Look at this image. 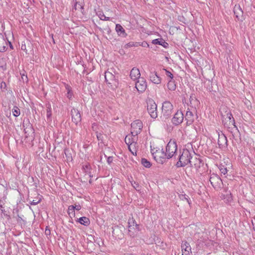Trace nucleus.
<instances>
[{
  "label": "nucleus",
  "mask_w": 255,
  "mask_h": 255,
  "mask_svg": "<svg viewBox=\"0 0 255 255\" xmlns=\"http://www.w3.org/2000/svg\"><path fill=\"white\" fill-rule=\"evenodd\" d=\"M184 119V115L181 111H178L172 119V123L175 126L181 124Z\"/></svg>",
  "instance_id": "9b49d317"
},
{
  "label": "nucleus",
  "mask_w": 255,
  "mask_h": 255,
  "mask_svg": "<svg viewBox=\"0 0 255 255\" xmlns=\"http://www.w3.org/2000/svg\"><path fill=\"white\" fill-rule=\"evenodd\" d=\"M114 85L115 86V87H118V85H119V82H118V79H113V85Z\"/></svg>",
  "instance_id": "58836bf2"
},
{
  "label": "nucleus",
  "mask_w": 255,
  "mask_h": 255,
  "mask_svg": "<svg viewBox=\"0 0 255 255\" xmlns=\"http://www.w3.org/2000/svg\"><path fill=\"white\" fill-rule=\"evenodd\" d=\"M105 78L106 83L108 84H111V81H112V73L110 71H106L105 73Z\"/></svg>",
  "instance_id": "cd10ccee"
},
{
  "label": "nucleus",
  "mask_w": 255,
  "mask_h": 255,
  "mask_svg": "<svg viewBox=\"0 0 255 255\" xmlns=\"http://www.w3.org/2000/svg\"><path fill=\"white\" fill-rule=\"evenodd\" d=\"M131 152V153L133 154V155H136V150L135 148V147H130V150H129Z\"/></svg>",
  "instance_id": "a19ab883"
},
{
  "label": "nucleus",
  "mask_w": 255,
  "mask_h": 255,
  "mask_svg": "<svg viewBox=\"0 0 255 255\" xmlns=\"http://www.w3.org/2000/svg\"><path fill=\"white\" fill-rule=\"evenodd\" d=\"M67 97L69 99H71L72 97V93L71 92L69 89H68Z\"/></svg>",
  "instance_id": "37998d69"
},
{
  "label": "nucleus",
  "mask_w": 255,
  "mask_h": 255,
  "mask_svg": "<svg viewBox=\"0 0 255 255\" xmlns=\"http://www.w3.org/2000/svg\"><path fill=\"white\" fill-rule=\"evenodd\" d=\"M177 150V145L175 140L170 139L166 146L167 159L172 158Z\"/></svg>",
  "instance_id": "20e7f679"
},
{
  "label": "nucleus",
  "mask_w": 255,
  "mask_h": 255,
  "mask_svg": "<svg viewBox=\"0 0 255 255\" xmlns=\"http://www.w3.org/2000/svg\"><path fill=\"white\" fill-rule=\"evenodd\" d=\"M26 128H25V123L23 122L22 124V128H23L24 131L25 133H29L33 131V128L32 126L29 122L26 123Z\"/></svg>",
  "instance_id": "393cba45"
},
{
  "label": "nucleus",
  "mask_w": 255,
  "mask_h": 255,
  "mask_svg": "<svg viewBox=\"0 0 255 255\" xmlns=\"http://www.w3.org/2000/svg\"><path fill=\"white\" fill-rule=\"evenodd\" d=\"M182 255H189V253L191 252V248L189 244L187 242H184L182 244Z\"/></svg>",
  "instance_id": "f3484780"
},
{
  "label": "nucleus",
  "mask_w": 255,
  "mask_h": 255,
  "mask_svg": "<svg viewBox=\"0 0 255 255\" xmlns=\"http://www.w3.org/2000/svg\"><path fill=\"white\" fill-rule=\"evenodd\" d=\"M149 79L154 84H159L161 83V79L157 75V72L155 71H150L149 74Z\"/></svg>",
  "instance_id": "ddd939ff"
},
{
  "label": "nucleus",
  "mask_w": 255,
  "mask_h": 255,
  "mask_svg": "<svg viewBox=\"0 0 255 255\" xmlns=\"http://www.w3.org/2000/svg\"><path fill=\"white\" fill-rule=\"evenodd\" d=\"M139 45H141V46H142L143 47H147L149 46L148 44L145 41H143V42H141V44H139Z\"/></svg>",
  "instance_id": "79ce46f5"
},
{
  "label": "nucleus",
  "mask_w": 255,
  "mask_h": 255,
  "mask_svg": "<svg viewBox=\"0 0 255 255\" xmlns=\"http://www.w3.org/2000/svg\"><path fill=\"white\" fill-rule=\"evenodd\" d=\"M234 13L235 14H236V17L239 18V14H243V11L242 9L240 8V6L238 7H235L234 9Z\"/></svg>",
  "instance_id": "72a5a7b5"
},
{
  "label": "nucleus",
  "mask_w": 255,
  "mask_h": 255,
  "mask_svg": "<svg viewBox=\"0 0 255 255\" xmlns=\"http://www.w3.org/2000/svg\"><path fill=\"white\" fill-rule=\"evenodd\" d=\"M152 43L155 45H161L164 48H167L168 46V43L166 42L162 38L154 39L152 41Z\"/></svg>",
  "instance_id": "5701e85b"
},
{
  "label": "nucleus",
  "mask_w": 255,
  "mask_h": 255,
  "mask_svg": "<svg viewBox=\"0 0 255 255\" xmlns=\"http://www.w3.org/2000/svg\"><path fill=\"white\" fill-rule=\"evenodd\" d=\"M135 88L138 92L140 93L144 92L147 88L146 80L143 77L138 79L135 83Z\"/></svg>",
  "instance_id": "9d476101"
},
{
  "label": "nucleus",
  "mask_w": 255,
  "mask_h": 255,
  "mask_svg": "<svg viewBox=\"0 0 255 255\" xmlns=\"http://www.w3.org/2000/svg\"><path fill=\"white\" fill-rule=\"evenodd\" d=\"M71 208H72V209H74V211L75 210L79 211L81 209V207L80 205H71Z\"/></svg>",
  "instance_id": "e433bc0d"
},
{
  "label": "nucleus",
  "mask_w": 255,
  "mask_h": 255,
  "mask_svg": "<svg viewBox=\"0 0 255 255\" xmlns=\"http://www.w3.org/2000/svg\"><path fill=\"white\" fill-rule=\"evenodd\" d=\"M191 157V153L189 150L183 149L182 154L179 157V161L176 164V166L181 167L187 165L189 164Z\"/></svg>",
  "instance_id": "f257e3e1"
},
{
  "label": "nucleus",
  "mask_w": 255,
  "mask_h": 255,
  "mask_svg": "<svg viewBox=\"0 0 255 255\" xmlns=\"http://www.w3.org/2000/svg\"><path fill=\"white\" fill-rule=\"evenodd\" d=\"M222 117V122L225 126L230 128V126H235V120L230 111H226L224 114L221 112Z\"/></svg>",
  "instance_id": "7ed1b4c3"
},
{
  "label": "nucleus",
  "mask_w": 255,
  "mask_h": 255,
  "mask_svg": "<svg viewBox=\"0 0 255 255\" xmlns=\"http://www.w3.org/2000/svg\"><path fill=\"white\" fill-rule=\"evenodd\" d=\"M26 123H25V128H26Z\"/></svg>",
  "instance_id": "3c124183"
},
{
  "label": "nucleus",
  "mask_w": 255,
  "mask_h": 255,
  "mask_svg": "<svg viewBox=\"0 0 255 255\" xmlns=\"http://www.w3.org/2000/svg\"><path fill=\"white\" fill-rule=\"evenodd\" d=\"M179 198L181 200H183V201L185 200V201H186L187 202V203H188L189 205L190 204V202L188 196H187L186 195H185V194H180L179 195Z\"/></svg>",
  "instance_id": "473e14b6"
},
{
  "label": "nucleus",
  "mask_w": 255,
  "mask_h": 255,
  "mask_svg": "<svg viewBox=\"0 0 255 255\" xmlns=\"http://www.w3.org/2000/svg\"><path fill=\"white\" fill-rule=\"evenodd\" d=\"M128 233L131 237L134 236V233L140 230L139 225L136 224L133 218L128 220Z\"/></svg>",
  "instance_id": "1a4fd4ad"
},
{
  "label": "nucleus",
  "mask_w": 255,
  "mask_h": 255,
  "mask_svg": "<svg viewBox=\"0 0 255 255\" xmlns=\"http://www.w3.org/2000/svg\"><path fill=\"white\" fill-rule=\"evenodd\" d=\"M168 89L171 91H174L176 88L175 81L173 79H170L167 84Z\"/></svg>",
  "instance_id": "a878e982"
},
{
  "label": "nucleus",
  "mask_w": 255,
  "mask_h": 255,
  "mask_svg": "<svg viewBox=\"0 0 255 255\" xmlns=\"http://www.w3.org/2000/svg\"><path fill=\"white\" fill-rule=\"evenodd\" d=\"M165 71V75L167 77H169L170 79H173V74L169 72V71L167 70L166 69H164Z\"/></svg>",
  "instance_id": "c9c22d12"
},
{
  "label": "nucleus",
  "mask_w": 255,
  "mask_h": 255,
  "mask_svg": "<svg viewBox=\"0 0 255 255\" xmlns=\"http://www.w3.org/2000/svg\"><path fill=\"white\" fill-rule=\"evenodd\" d=\"M8 43H9V45H10V47H11V48H12V45H11V43H10V42H8Z\"/></svg>",
  "instance_id": "8fccbe9b"
},
{
  "label": "nucleus",
  "mask_w": 255,
  "mask_h": 255,
  "mask_svg": "<svg viewBox=\"0 0 255 255\" xmlns=\"http://www.w3.org/2000/svg\"><path fill=\"white\" fill-rule=\"evenodd\" d=\"M189 163L190 164L191 166H194L195 168L198 169L200 167L201 161L199 158L197 157L193 158L191 157Z\"/></svg>",
  "instance_id": "aec40b11"
},
{
  "label": "nucleus",
  "mask_w": 255,
  "mask_h": 255,
  "mask_svg": "<svg viewBox=\"0 0 255 255\" xmlns=\"http://www.w3.org/2000/svg\"><path fill=\"white\" fill-rule=\"evenodd\" d=\"M209 181L214 189L217 190L221 189L223 185V183L221 178L218 175L215 173L211 174Z\"/></svg>",
  "instance_id": "423d86ee"
},
{
  "label": "nucleus",
  "mask_w": 255,
  "mask_h": 255,
  "mask_svg": "<svg viewBox=\"0 0 255 255\" xmlns=\"http://www.w3.org/2000/svg\"><path fill=\"white\" fill-rule=\"evenodd\" d=\"M45 234L47 236H50L51 234V231L48 227H46L45 229Z\"/></svg>",
  "instance_id": "ea45409f"
},
{
  "label": "nucleus",
  "mask_w": 255,
  "mask_h": 255,
  "mask_svg": "<svg viewBox=\"0 0 255 255\" xmlns=\"http://www.w3.org/2000/svg\"><path fill=\"white\" fill-rule=\"evenodd\" d=\"M133 136L131 135H127L125 137V140L127 144L128 145L129 150H130V147H135L136 142H135V138Z\"/></svg>",
  "instance_id": "2eb2a0df"
},
{
  "label": "nucleus",
  "mask_w": 255,
  "mask_h": 255,
  "mask_svg": "<svg viewBox=\"0 0 255 255\" xmlns=\"http://www.w3.org/2000/svg\"><path fill=\"white\" fill-rule=\"evenodd\" d=\"M79 222L83 225L88 226L90 224V220L89 218L86 217H82L79 219Z\"/></svg>",
  "instance_id": "bb28decb"
},
{
  "label": "nucleus",
  "mask_w": 255,
  "mask_h": 255,
  "mask_svg": "<svg viewBox=\"0 0 255 255\" xmlns=\"http://www.w3.org/2000/svg\"><path fill=\"white\" fill-rule=\"evenodd\" d=\"M115 30L117 33L118 35L122 37H126L127 35L125 30L123 26L120 24H117L116 25Z\"/></svg>",
  "instance_id": "a211bd4d"
},
{
  "label": "nucleus",
  "mask_w": 255,
  "mask_h": 255,
  "mask_svg": "<svg viewBox=\"0 0 255 255\" xmlns=\"http://www.w3.org/2000/svg\"><path fill=\"white\" fill-rule=\"evenodd\" d=\"M97 14L99 17L103 20H109L110 19V17L106 16L103 12L99 11L97 13Z\"/></svg>",
  "instance_id": "c756f323"
},
{
  "label": "nucleus",
  "mask_w": 255,
  "mask_h": 255,
  "mask_svg": "<svg viewBox=\"0 0 255 255\" xmlns=\"http://www.w3.org/2000/svg\"><path fill=\"white\" fill-rule=\"evenodd\" d=\"M71 115L73 122L76 124L81 121V115L78 110L73 108L71 111Z\"/></svg>",
  "instance_id": "f8f14e48"
},
{
  "label": "nucleus",
  "mask_w": 255,
  "mask_h": 255,
  "mask_svg": "<svg viewBox=\"0 0 255 255\" xmlns=\"http://www.w3.org/2000/svg\"><path fill=\"white\" fill-rule=\"evenodd\" d=\"M7 45V41L4 39L3 36L0 34V51L3 52L5 51Z\"/></svg>",
  "instance_id": "4be33fe9"
},
{
  "label": "nucleus",
  "mask_w": 255,
  "mask_h": 255,
  "mask_svg": "<svg viewBox=\"0 0 255 255\" xmlns=\"http://www.w3.org/2000/svg\"><path fill=\"white\" fill-rule=\"evenodd\" d=\"M128 47H132V46H137L138 45H139V43H134V42H129L128 44Z\"/></svg>",
  "instance_id": "4c0bfd02"
},
{
  "label": "nucleus",
  "mask_w": 255,
  "mask_h": 255,
  "mask_svg": "<svg viewBox=\"0 0 255 255\" xmlns=\"http://www.w3.org/2000/svg\"><path fill=\"white\" fill-rule=\"evenodd\" d=\"M185 119L186 121L187 125L189 126L191 125L194 121V117L193 113L190 111H187L185 116Z\"/></svg>",
  "instance_id": "6ab92c4d"
},
{
  "label": "nucleus",
  "mask_w": 255,
  "mask_h": 255,
  "mask_svg": "<svg viewBox=\"0 0 255 255\" xmlns=\"http://www.w3.org/2000/svg\"><path fill=\"white\" fill-rule=\"evenodd\" d=\"M253 229L255 231V217L252 221Z\"/></svg>",
  "instance_id": "49530a36"
},
{
  "label": "nucleus",
  "mask_w": 255,
  "mask_h": 255,
  "mask_svg": "<svg viewBox=\"0 0 255 255\" xmlns=\"http://www.w3.org/2000/svg\"><path fill=\"white\" fill-rule=\"evenodd\" d=\"M132 185L134 188H135L136 190H138L139 185L137 183H136L135 182H134V184L132 183Z\"/></svg>",
  "instance_id": "c03bdc74"
},
{
  "label": "nucleus",
  "mask_w": 255,
  "mask_h": 255,
  "mask_svg": "<svg viewBox=\"0 0 255 255\" xmlns=\"http://www.w3.org/2000/svg\"><path fill=\"white\" fill-rule=\"evenodd\" d=\"M12 114L14 117L19 116L20 112L19 109L17 107H14L12 110Z\"/></svg>",
  "instance_id": "2f4dec72"
},
{
  "label": "nucleus",
  "mask_w": 255,
  "mask_h": 255,
  "mask_svg": "<svg viewBox=\"0 0 255 255\" xmlns=\"http://www.w3.org/2000/svg\"><path fill=\"white\" fill-rule=\"evenodd\" d=\"M107 161L109 164L112 162V158L111 156L108 157Z\"/></svg>",
  "instance_id": "09e8293b"
},
{
  "label": "nucleus",
  "mask_w": 255,
  "mask_h": 255,
  "mask_svg": "<svg viewBox=\"0 0 255 255\" xmlns=\"http://www.w3.org/2000/svg\"><path fill=\"white\" fill-rule=\"evenodd\" d=\"M152 155L154 159L159 163L163 164L167 161L166 152L162 149L161 150H156L155 152H152Z\"/></svg>",
  "instance_id": "6e6552de"
},
{
  "label": "nucleus",
  "mask_w": 255,
  "mask_h": 255,
  "mask_svg": "<svg viewBox=\"0 0 255 255\" xmlns=\"http://www.w3.org/2000/svg\"><path fill=\"white\" fill-rule=\"evenodd\" d=\"M21 49L22 50L24 51H25L26 52L27 50H26V45L25 44H22L21 47Z\"/></svg>",
  "instance_id": "a18cd8bd"
},
{
  "label": "nucleus",
  "mask_w": 255,
  "mask_h": 255,
  "mask_svg": "<svg viewBox=\"0 0 255 255\" xmlns=\"http://www.w3.org/2000/svg\"><path fill=\"white\" fill-rule=\"evenodd\" d=\"M190 104L191 106L194 107L195 109H196V107H198L200 105L199 101L196 98L195 96L193 94L190 96Z\"/></svg>",
  "instance_id": "412c9836"
},
{
  "label": "nucleus",
  "mask_w": 255,
  "mask_h": 255,
  "mask_svg": "<svg viewBox=\"0 0 255 255\" xmlns=\"http://www.w3.org/2000/svg\"><path fill=\"white\" fill-rule=\"evenodd\" d=\"M173 112L172 104L169 101H165L162 103L161 118L166 120L170 118Z\"/></svg>",
  "instance_id": "f03ea898"
},
{
  "label": "nucleus",
  "mask_w": 255,
  "mask_h": 255,
  "mask_svg": "<svg viewBox=\"0 0 255 255\" xmlns=\"http://www.w3.org/2000/svg\"><path fill=\"white\" fill-rule=\"evenodd\" d=\"M141 162L142 164L146 168H149L151 165L150 162L145 158H142Z\"/></svg>",
  "instance_id": "7c9ffc66"
},
{
  "label": "nucleus",
  "mask_w": 255,
  "mask_h": 255,
  "mask_svg": "<svg viewBox=\"0 0 255 255\" xmlns=\"http://www.w3.org/2000/svg\"><path fill=\"white\" fill-rule=\"evenodd\" d=\"M46 117L48 121H51L52 109L49 103L46 104Z\"/></svg>",
  "instance_id": "b1692460"
},
{
  "label": "nucleus",
  "mask_w": 255,
  "mask_h": 255,
  "mask_svg": "<svg viewBox=\"0 0 255 255\" xmlns=\"http://www.w3.org/2000/svg\"><path fill=\"white\" fill-rule=\"evenodd\" d=\"M39 202V200L38 201H35V200H33V201L31 202V205H36Z\"/></svg>",
  "instance_id": "de8ad7c7"
},
{
  "label": "nucleus",
  "mask_w": 255,
  "mask_h": 255,
  "mask_svg": "<svg viewBox=\"0 0 255 255\" xmlns=\"http://www.w3.org/2000/svg\"><path fill=\"white\" fill-rule=\"evenodd\" d=\"M147 110L152 119H155L157 117V105L152 99L147 101Z\"/></svg>",
  "instance_id": "39448f33"
},
{
  "label": "nucleus",
  "mask_w": 255,
  "mask_h": 255,
  "mask_svg": "<svg viewBox=\"0 0 255 255\" xmlns=\"http://www.w3.org/2000/svg\"><path fill=\"white\" fill-rule=\"evenodd\" d=\"M140 73L138 68H133L130 72V77L131 79L135 81L140 78Z\"/></svg>",
  "instance_id": "dca6fc26"
},
{
  "label": "nucleus",
  "mask_w": 255,
  "mask_h": 255,
  "mask_svg": "<svg viewBox=\"0 0 255 255\" xmlns=\"http://www.w3.org/2000/svg\"><path fill=\"white\" fill-rule=\"evenodd\" d=\"M228 140L227 137L223 134H219L218 144L220 148L226 147L227 145Z\"/></svg>",
  "instance_id": "4468645a"
},
{
  "label": "nucleus",
  "mask_w": 255,
  "mask_h": 255,
  "mask_svg": "<svg viewBox=\"0 0 255 255\" xmlns=\"http://www.w3.org/2000/svg\"><path fill=\"white\" fill-rule=\"evenodd\" d=\"M143 127L142 123L139 120L133 121L131 124V134L134 137L139 134Z\"/></svg>",
  "instance_id": "0eeeda50"
},
{
  "label": "nucleus",
  "mask_w": 255,
  "mask_h": 255,
  "mask_svg": "<svg viewBox=\"0 0 255 255\" xmlns=\"http://www.w3.org/2000/svg\"><path fill=\"white\" fill-rule=\"evenodd\" d=\"M68 214L70 216V217H72V216L74 217L75 215V211L74 209H72V208H71V206H69L68 207Z\"/></svg>",
  "instance_id": "f704fd0d"
},
{
  "label": "nucleus",
  "mask_w": 255,
  "mask_h": 255,
  "mask_svg": "<svg viewBox=\"0 0 255 255\" xmlns=\"http://www.w3.org/2000/svg\"><path fill=\"white\" fill-rule=\"evenodd\" d=\"M219 169L220 170L221 173L223 175H225L228 172L227 168L223 164H221L219 165Z\"/></svg>",
  "instance_id": "c85d7f7f"
}]
</instances>
